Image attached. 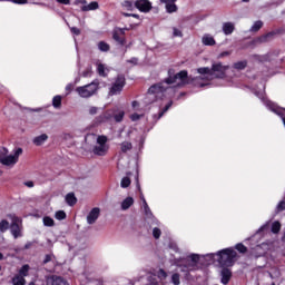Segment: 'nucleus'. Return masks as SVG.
Returning a JSON list of instances; mask_svg holds the SVG:
<instances>
[{
  "label": "nucleus",
  "instance_id": "50",
  "mask_svg": "<svg viewBox=\"0 0 285 285\" xmlns=\"http://www.w3.org/2000/svg\"><path fill=\"white\" fill-rule=\"evenodd\" d=\"M131 107L134 110L141 112V109H139V102L137 100L131 102Z\"/></svg>",
  "mask_w": 285,
  "mask_h": 285
},
{
  "label": "nucleus",
  "instance_id": "2",
  "mask_svg": "<svg viewBox=\"0 0 285 285\" xmlns=\"http://www.w3.org/2000/svg\"><path fill=\"white\" fill-rule=\"evenodd\" d=\"M228 66H224L222 62H214L212 68L202 67L197 69L199 78L194 79V83L199 88H204V86H208L209 81L213 79H224L226 77V71L228 70Z\"/></svg>",
  "mask_w": 285,
  "mask_h": 285
},
{
  "label": "nucleus",
  "instance_id": "15",
  "mask_svg": "<svg viewBox=\"0 0 285 285\" xmlns=\"http://www.w3.org/2000/svg\"><path fill=\"white\" fill-rule=\"evenodd\" d=\"M220 282L222 284L226 285L228 282H230V277H233V272L228 268H223L220 272Z\"/></svg>",
  "mask_w": 285,
  "mask_h": 285
},
{
  "label": "nucleus",
  "instance_id": "30",
  "mask_svg": "<svg viewBox=\"0 0 285 285\" xmlns=\"http://www.w3.org/2000/svg\"><path fill=\"white\" fill-rule=\"evenodd\" d=\"M161 223H160V225H156V227H154L153 228V237L155 238V239H159V237H161Z\"/></svg>",
  "mask_w": 285,
  "mask_h": 285
},
{
  "label": "nucleus",
  "instance_id": "43",
  "mask_svg": "<svg viewBox=\"0 0 285 285\" xmlns=\"http://www.w3.org/2000/svg\"><path fill=\"white\" fill-rule=\"evenodd\" d=\"M121 188H128L130 186V178L128 176L124 177L120 181Z\"/></svg>",
  "mask_w": 285,
  "mask_h": 285
},
{
  "label": "nucleus",
  "instance_id": "13",
  "mask_svg": "<svg viewBox=\"0 0 285 285\" xmlns=\"http://www.w3.org/2000/svg\"><path fill=\"white\" fill-rule=\"evenodd\" d=\"M47 285H69L68 282L61 276H49L47 277Z\"/></svg>",
  "mask_w": 285,
  "mask_h": 285
},
{
  "label": "nucleus",
  "instance_id": "37",
  "mask_svg": "<svg viewBox=\"0 0 285 285\" xmlns=\"http://www.w3.org/2000/svg\"><path fill=\"white\" fill-rule=\"evenodd\" d=\"M246 66H248V62H246V60H242V61L235 62L233 67L235 68V70H244Z\"/></svg>",
  "mask_w": 285,
  "mask_h": 285
},
{
  "label": "nucleus",
  "instance_id": "18",
  "mask_svg": "<svg viewBox=\"0 0 285 285\" xmlns=\"http://www.w3.org/2000/svg\"><path fill=\"white\" fill-rule=\"evenodd\" d=\"M265 277H269V279H279V277H282V272H279V268L273 267L265 274Z\"/></svg>",
  "mask_w": 285,
  "mask_h": 285
},
{
  "label": "nucleus",
  "instance_id": "35",
  "mask_svg": "<svg viewBox=\"0 0 285 285\" xmlns=\"http://www.w3.org/2000/svg\"><path fill=\"white\" fill-rule=\"evenodd\" d=\"M42 222H43V226H47V227L55 226V219H52V217H50V216H45L42 218Z\"/></svg>",
  "mask_w": 285,
  "mask_h": 285
},
{
  "label": "nucleus",
  "instance_id": "49",
  "mask_svg": "<svg viewBox=\"0 0 285 285\" xmlns=\"http://www.w3.org/2000/svg\"><path fill=\"white\" fill-rule=\"evenodd\" d=\"M70 30L72 35H76V37H79V35H81V30L77 27H71Z\"/></svg>",
  "mask_w": 285,
  "mask_h": 285
},
{
  "label": "nucleus",
  "instance_id": "32",
  "mask_svg": "<svg viewBox=\"0 0 285 285\" xmlns=\"http://www.w3.org/2000/svg\"><path fill=\"white\" fill-rule=\"evenodd\" d=\"M98 49L100 52H108L110 50V45H108L106 41L98 42Z\"/></svg>",
  "mask_w": 285,
  "mask_h": 285
},
{
  "label": "nucleus",
  "instance_id": "36",
  "mask_svg": "<svg viewBox=\"0 0 285 285\" xmlns=\"http://www.w3.org/2000/svg\"><path fill=\"white\" fill-rule=\"evenodd\" d=\"M13 285H26V278L23 276H14L12 279Z\"/></svg>",
  "mask_w": 285,
  "mask_h": 285
},
{
  "label": "nucleus",
  "instance_id": "10",
  "mask_svg": "<svg viewBox=\"0 0 285 285\" xmlns=\"http://www.w3.org/2000/svg\"><path fill=\"white\" fill-rule=\"evenodd\" d=\"M124 35H126V29L116 28L112 32V39L114 41H117L120 46H126V38H124Z\"/></svg>",
  "mask_w": 285,
  "mask_h": 285
},
{
  "label": "nucleus",
  "instance_id": "46",
  "mask_svg": "<svg viewBox=\"0 0 285 285\" xmlns=\"http://www.w3.org/2000/svg\"><path fill=\"white\" fill-rule=\"evenodd\" d=\"M141 117H144V111H141L140 114H137V112L132 114V115L130 116V119H131V121H139V119H140Z\"/></svg>",
  "mask_w": 285,
  "mask_h": 285
},
{
  "label": "nucleus",
  "instance_id": "51",
  "mask_svg": "<svg viewBox=\"0 0 285 285\" xmlns=\"http://www.w3.org/2000/svg\"><path fill=\"white\" fill-rule=\"evenodd\" d=\"M11 3H16L18 6H26L28 3V0H10Z\"/></svg>",
  "mask_w": 285,
  "mask_h": 285
},
{
  "label": "nucleus",
  "instance_id": "59",
  "mask_svg": "<svg viewBox=\"0 0 285 285\" xmlns=\"http://www.w3.org/2000/svg\"><path fill=\"white\" fill-rule=\"evenodd\" d=\"M57 3H61L62 6H70V0H56Z\"/></svg>",
  "mask_w": 285,
  "mask_h": 285
},
{
  "label": "nucleus",
  "instance_id": "7",
  "mask_svg": "<svg viewBox=\"0 0 285 285\" xmlns=\"http://www.w3.org/2000/svg\"><path fill=\"white\" fill-rule=\"evenodd\" d=\"M97 90H99V80H94L89 85L77 87L76 92H78L79 97L82 99H88L89 97H92Z\"/></svg>",
  "mask_w": 285,
  "mask_h": 285
},
{
  "label": "nucleus",
  "instance_id": "26",
  "mask_svg": "<svg viewBox=\"0 0 285 285\" xmlns=\"http://www.w3.org/2000/svg\"><path fill=\"white\" fill-rule=\"evenodd\" d=\"M65 199L68 206H75V204H77V197L73 193L67 194Z\"/></svg>",
  "mask_w": 285,
  "mask_h": 285
},
{
  "label": "nucleus",
  "instance_id": "57",
  "mask_svg": "<svg viewBox=\"0 0 285 285\" xmlns=\"http://www.w3.org/2000/svg\"><path fill=\"white\" fill-rule=\"evenodd\" d=\"M48 262H52V254L46 255L43 264H48Z\"/></svg>",
  "mask_w": 285,
  "mask_h": 285
},
{
  "label": "nucleus",
  "instance_id": "55",
  "mask_svg": "<svg viewBox=\"0 0 285 285\" xmlns=\"http://www.w3.org/2000/svg\"><path fill=\"white\" fill-rule=\"evenodd\" d=\"M169 248H171V250H175V253L179 252V247H177V244L175 243H170Z\"/></svg>",
  "mask_w": 285,
  "mask_h": 285
},
{
  "label": "nucleus",
  "instance_id": "56",
  "mask_svg": "<svg viewBox=\"0 0 285 285\" xmlns=\"http://www.w3.org/2000/svg\"><path fill=\"white\" fill-rule=\"evenodd\" d=\"M230 52L229 51H224L218 55V59H224V57H229Z\"/></svg>",
  "mask_w": 285,
  "mask_h": 285
},
{
  "label": "nucleus",
  "instance_id": "22",
  "mask_svg": "<svg viewBox=\"0 0 285 285\" xmlns=\"http://www.w3.org/2000/svg\"><path fill=\"white\" fill-rule=\"evenodd\" d=\"M82 12H90V10H99V2L94 1L89 4H85L81 7Z\"/></svg>",
  "mask_w": 285,
  "mask_h": 285
},
{
  "label": "nucleus",
  "instance_id": "63",
  "mask_svg": "<svg viewBox=\"0 0 285 285\" xmlns=\"http://www.w3.org/2000/svg\"><path fill=\"white\" fill-rule=\"evenodd\" d=\"M128 63H134V65H137V58H131L130 60H127Z\"/></svg>",
  "mask_w": 285,
  "mask_h": 285
},
{
  "label": "nucleus",
  "instance_id": "58",
  "mask_svg": "<svg viewBox=\"0 0 285 285\" xmlns=\"http://www.w3.org/2000/svg\"><path fill=\"white\" fill-rule=\"evenodd\" d=\"M79 279H80V282L86 283V282H88V276L86 274H81V275H79Z\"/></svg>",
  "mask_w": 285,
  "mask_h": 285
},
{
  "label": "nucleus",
  "instance_id": "11",
  "mask_svg": "<svg viewBox=\"0 0 285 285\" xmlns=\"http://www.w3.org/2000/svg\"><path fill=\"white\" fill-rule=\"evenodd\" d=\"M135 7L139 12H150L153 10V3L149 0H136Z\"/></svg>",
  "mask_w": 285,
  "mask_h": 285
},
{
  "label": "nucleus",
  "instance_id": "39",
  "mask_svg": "<svg viewBox=\"0 0 285 285\" xmlns=\"http://www.w3.org/2000/svg\"><path fill=\"white\" fill-rule=\"evenodd\" d=\"M171 284H174V285H179V284H181V277L179 276L178 273H174V274L171 275Z\"/></svg>",
  "mask_w": 285,
  "mask_h": 285
},
{
  "label": "nucleus",
  "instance_id": "47",
  "mask_svg": "<svg viewBox=\"0 0 285 285\" xmlns=\"http://www.w3.org/2000/svg\"><path fill=\"white\" fill-rule=\"evenodd\" d=\"M82 77H92V67H88L83 72Z\"/></svg>",
  "mask_w": 285,
  "mask_h": 285
},
{
  "label": "nucleus",
  "instance_id": "48",
  "mask_svg": "<svg viewBox=\"0 0 285 285\" xmlns=\"http://www.w3.org/2000/svg\"><path fill=\"white\" fill-rule=\"evenodd\" d=\"M276 209L278 213H282V210H285V200L279 202L278 205L276 206Z\"/></svg>",
  "mask_w": 285,
  "mask_h": 285
},
{
  "label": "nucleus",
  "instance_id": "23",
  "mask_svg": "<svg viewBox=\"0 0 285 285\" xmlns=\"http://www.w3.org/2000/svg\"><path fill=\"white\" fill-rule=\"evenodd\" d=\"M97 72L100 77H107L108 76V67L101 62H97Z\"/></svg>",
  "mask_w": 285,
  "mask_h": 285
},
{
  "label": "nucleus",
  "instance_id": "14",
  "mask_svg": "<svg viewBox=\"0 0 285 285\" xmlns=\"http://www.w3.org/2000/svg\"><path fill=\"white\" fill-rule=\"evenodd\" d=\"M177 0H160V3H165L167 12L170 14L173 12H177V4H175Z\"/></svg>",
  "mask_w": 285,
  "mask_h": 285
},
{
  "label": "nucleus",
  "instance_id": "19",
  "mask_svg": "<svg viewBox=\"0 0 285 285\" xmlns=\"http://www.w3.org/2000/svg\"><path fill=\"white\" fill-rule=\"evenodd\" d=\"M203 46H215L217 43L210 33H205L202 38Z\"/></svg>",
  "mask_w": 285,
  "mask_h": 285
},
{
  "label": "nucleus",
  "instance_id": "4",
  "mask_svg": "<svg viewBox=\"0 0 285 285\" xmlns=\"http://www.w3.org/2000/svg\"><path fill=\"white\" fill-rule=\"evenodd\" d=\"M209 263L218 262L220 266H226L227 268L235 265L237 259V252L233 247L220 249L217 253L206 254Z\"/></svg>",
  "mask_w": 285,
  "mask_h": 285
},
{
  "label": "nucleus",
  "instance_id": "62",
  "mask_svg": "<svg viewBox=\"0 0 285 285\" xmlns=\"http://www.w3.org/2000/svg\"><path fill=\"white\" fill-rule=\"evenodd\" d=\"M266 228H268V225H263V226L258 229V233H264V230H266Z\"/></svg>",
  "mask_w": 285,
  "mask_h": 285
},
{
  "label": "nucleus",
  "instance_id": "16",
  "mask_svg": "<svg viewBox=\"0 0 285 285\" xmlns=\"http://www.w3.org/2000/svg\"><path fill=\"white\" fill-rule=\"evenodd\" d=\"M112 119V111L108 110L96 118V124H106Z\"/></svg>",
  "mask_w": 285,
  "mask_h": 285
},
{
  "label": "nucleus",
  "instance_id": "17",
  "mask_svg": "<svg viewBox=\"0 0 285 285\" xmlns=\"http://www.w3.org/2000/svg\"><path fill=\"white\" fill-rule=\"evenodd\" d=\"M10 233H11V235H12V237H13L14 239H19V237L22 236V234H21V227H20V225L17 224V223L11 224Z\"/></svg>",
  "mask_w": 285,
  "mask_h": 285
},
{
  "label": "nucleus",
  "instance_id": "12",
  "mask_svg": "<svg viewBox=\"0 0 285 285\" xmlns=\"http://www.w3.org/2000/svg\"><path fill=\"white\" fill-rule=\"evenodd\" d=\"M99 215H101V209L99 207H94L87 215V224H95L99 219Z\"/></svg>",
  "mask_w": 285,
  "mask_h": 285
},
{
  "label": "nucleus",
  "instance_id": "44",
  "mask_svg": "<svg viewBox=\"0 0 285 285\" xmlns=\"http://www.w3.org/2000/svg\"><path fill=\"white\" fill-rule=\"evenodd\" d=\"M235 248H236V250H238V253H242V254H244L248 250V248L246 246H244V244H242V243L236 244Z\"/></svg>",
  "mask_w": 285,
  "mask_h": 285
},
{
  "label": "nucleus",
  "instance_id": "52",
  "mask_svg": "<svg viewBox=\"0 0 285 285\" xmlns=\"http://www.w3.org/2000/svg\"><path fill=\"white\" fill-rule=\"evenodd\" d=\"M99 112V107H89V115H97Z\"/></svg>",
  "mask_w": 285,
  "mask_h": 285
},
{
  "label": "nucleus",
  "instance_id": "3",
  "mask_svg": "<svg viewBox=\"0 0 285 285\" xmlns=\"http://www.w3.org/2000/svg\"><path fill=\"white\" fill-rule=\"evenodd\" d=\"M208 262V256L199 255V254H189L175 261V265L179 268L180 273H184L186 276L190 275V273H197V271H202Z\"/></svg>",
  "mask_w": 285,
  "mask_h": 285
},
{
  "label": "nucleus",
  "instance_id": "8",
  "mask_svg": "<svg viewBox=\"0 0 285 285\" xmlns=\"http://www.w3.org/2000/svg\"><path fill=\"white\" fill-rule=\"evenodd\" d=\"M126 86V78L122 75H119L116 78V81L112 83L109 95L115 96L119 95L121 90H124V87Z\"/></svg>",
  "mask_w": 285,
  "mask_h": 285
},
{
  "label": "nucleus",
  "instance_id": "40",
  "mask_svg": "<svg viewBox=\"0 0 285 285\" xmlns=\"http://www.w3.org/2000/svg\"><path fill=\"white\" fill-rule=\"evenodd\" d=\"M279 230H282V224H279V222H274L272 224V233L277 235V233H279Z\"/></svg>",
  "mask_w": 285,
  "mask_h": 285
},
{
  "label": "nucleus",
  "instance_id": "1",
  "mask_svg": "<svg viewBox=\"0 0 285 285\" xmlns=\"http://www.w3.org/2000/svg\"><path fill=\"white\" fill-rule=\"evenodd\" d=\"M168 75L169 77L164 82L156 83L149 88L145 104H154V101L166 97L167 92H173V87H169L170 85L179 88L186 86V83H190V78H188V71L186 70L179 71L178 73L169 70Z\"/></svg>",
  "mask_w": 285,
  "mask_h": 285
},
{
  "label": "nucleus",
  "instance_id": "28",
  "mask_svg": "<svg viewBox=\"0 0 285 285\" xmlns=\"http://www.w3.org/2000/svg\"><path fill=\"white\" fill-rule=\"evenodd\" d=\"M263 26H264V22H262V20H257L256 22H254V24L249 29V32H259Z\"/></svg>",
  "mask_w": 285,
  "mask_h": 285
},
{
  "label": "nucleus",
  "instance_id": "34",
  "mask_svg": "<svg viewBox=\"0 0 285 285\" xmlns=\"http://www.w3.org/2000/svg\"><path fill=\"white\" fill-rule=\"evenodd\" d=\"M30 271V265H23L19 271V277H28V273Z\"/></svg>",
  "mask_w": 285,
  "mask_h": 285
},
{
  "label": "nucleus",
  "instance_id": "33",
  "mask_svg": "<svg viewBox=\"0 0 285 285\" xmlns=\"http://www.w3.org/2000/svg\"><path fill=\"white\" fill-rule=\"evenodd\" d=\"M125 115L126 114L124 112V110H118V112H116V114L112 111V117H114L115 121H117V122L124 121Z\"/></svg>",
  "mask_w": 285,
  "mask_h": 285
},
{
  "label": "nucleus",
  "instance_id": "27",
  "mask_svg": "<svg viewBox=\"0 0 285 285\" xmlns=\"http://www.w3.org/2000/svg\"><path fill=\"white\" fill-rule=\"evenodd\" d=\"M150 275H153L154 277H158L160 282H164V279L168 277V273H166V271L161 268L158 269L155 274H150Z\"/></svg>",
  "mask_w": 285,
  "mask_h": 285
},
{
  "label": "nucleus",
  "instance_id": "61",
  "mask_svg": "<svg viewBox=\"0 0 285 285\" xmlns=\"http://www.w3.org/2000/svg\"><path fill=\"white\" fill-rule=\"evenodd\" d=\"M124 17H134L135 19H139V14L136 13H122Z\"/></svg>",
  "mask_w": 285,
  "mask_h": 285
},
{
  "label": "nucleus",
  "instance_id": "38",
  "mask_svg": "<svg viewBox=\"0 0 285 285\" xmlns=\"http://www.w3.org/2000/svg\"><path fill=\"white\" fill-rule=\"evenodd\" d=\"M10 228V223L6 219L0 222V233H6Z\"/></svg>",
  "mask_w": 285,
  "mask_h": 285
},
{
  "label": "nucleus",
  "instance_id": "24",
  "mask_svg": "<svg viewBox=\"0 0 285 285\" xmlns=\"http://www.w3.org/2000/svg\"><path fill=\"white\" fill-rule=\"evenodd\" d=\"M132 204H135V199L132 197L125 198L121 203V210H128Z\"/></svg>",
  "mask_w": 285,
  "mask_h": 285
},
{
  "label": "nucleus",
  "instance_id": "42",
  "mask_svg": "<svg viewBox=\"0 0 285 285\" xmlns=\"http://www.w3.org/2000/svg\"><path fill=\"white\" fill-rule=\"evenodd\" d=\"M66 217H67V215H66V212H63V210H58L55 214V218L58 219L59 222L66 219Z\"/></svg>",
  "mask_w": 285,
  "mask_h": 285
},
{
  "label": "nucleus",
  "instance_id": "29",
  "mask_svg": "<svg viewBox=\"0 0 285 285\" xmlns=\"http://www.w3.org/2000/svg\"><path fill=\"white\" fill-rule=\"evenodd\" d=\"M122 8H125V10H129V11H132V10H135V1H132V0H125L124 2H122Z\"/></svg>",
  "mask_w": 285,
  "mask_h": 285
},
{
  "label": "nucleus",
  "instance_id": "53",
  "mask_svg": "<svg viewBox=\"0 0 285 285\" xmlns=\"http://www.w3.org/2000/svg\"><path fill=\"white\" fill-rule=\"evenodd\" d=\"M268 245H266V244H262V245H257L256 247H255V250H257L258 253H259V250H266V247H267Z\"/></svg>",
  "mask_w": 285,
  "mask_h": 285
},
{
  "label": "nucleus",
  "instance_id": "41",
  "mask_svg": "<svg viewBox=\"0 0 285 285\" xmlns=\"http://www.w3.org/2000/svg\"><path fill=\"white\" fill-rule=\"evenodd\" d=\"M53 108H61V96H55L52 99Z\"/></svg>",
  "mask_w": 285,
  "mask_h": 285
},
{
  "label": "nucleus",
  "instance_id": "9",
  "mask_svg": "<svg viewBox=\"0 0 285 285\" xmlns=\"http://www.w3.org/2000/svg\"><path fill=\"white\" fill-rule=\"evenodd\" d=\"M144 213L150 226H161V223L159 222V219H157V217H155V215L153 214V210H150V207L146 203H145Z\"/></svg>",
  "mask_w": 285,
  "mask_h": 285
},
{
  "label": "nucleus",
  "instance_id": "5",
  "mask_svg": "<svg viewBox=\"0 0 285 285\" xmlns=\"http://www.w3.org/2000/svg\"><path fill=\"white\" fill-rule=\"evenodd\" d=\"M8 148L0 147V164L7 168H14L19 164V157L23 155L21 147L14 148L12 154H8Z\"/></svg>",
  "mask_w": 285,
  "mask_h": 285
},
{
  "label": "nucleus",
  "instance_id": "21",
  "mask_svg": "<svg viewBox=\"0 0 285 285\" xmlns=\"http://www.w3.org/2000/svg\"><path fill=\"white\" fill-rule=\"evenodd\" d=\"M33 144L35 146H43V144H46V141H48V135L42 134L40 136H37L33 138Z\"/></svg>",
  "mask_w": 285,
  "mask_h": 285
},
{
  "label": "nucleus",
  "instance_id": "20",
  "mask_svg": "<svg viewBox=\"0 0 285 285\" xmlns=\"http://www.w3.org/2000/svg\"><path fill=\"white\" fill-rule=\"evenodd\" d=\"M223 32L226 36L233 35L235 32V24L233 22L223 23Z\"/></svg>",
  "mask_w": 285,
  "mask_h": 285
},
{
  "label": "nucleus",
  "instance_id": "60",
  "mask_svg": "<svg viewBox=\"0 0 285 285\" xmlns=\"http://www.w3.org/2000/svg\"><path fill=\"white\" fill-rule=\"evenodd\" d=\"M24 186H27V188H35V183L32 180L26 181Z\"/></svg>",
  "mask_w": 285,
  "mask_h": 285
},
{
  "label": "nucleus",
  "instance_id": "45",
  "mask_svg": "<svg viewBox=\"0 0 285 285\" xmlns=\"http://www.w3.org/2000/svg\"><path fill=\"white\" fill-rule=\"evenodd\" d=\"M272 37H275V32H269V33H267V35H265V36H263V37H261V38H259V41H261L262 43H264V42L268 41V39H272Z\"/></svg>",
  "mask_w": 285,
  "mask_h": 285
},
{
  "label": "nucleus",
  "instance_id": "6",
  "mask_svg": "<svg viewBox=\"0 0 285 285\" xmlns=\"http://www.w3.org/2000/svg\"><path fill=\"white\" fill-rule=\"evenodd\" d=\"M110 150V145H108V137L105 135L97 136L96 146L92 148L94 155L98 157H106Z\"/></svg>",
  "mask_w": 285,
  "mask_h": 285
},
{
  "label": "nucleus",
  "instance_id": "54",
  "mask_svg": "<svg viewBox=\"0 0 285 285\" xmlns=\"http://www.w3.org/2000/svg\"><path fill=\"white\" fill-rule=\"evenodd\" d=\"M173 35H174V37H181V30H179L177 28H174L173 29Z\"/></svg>",
  "mask_w": 285,
  "mask_h": 285
},
{
  "label": "nucleus",
  "instance_id": "25",
  "mask_svg": "<svg viewBox=\"0 0 285 285\" xmlns=\"http://www.w3.org/2000/svg\"><path fill=\"white\" fill-rule=\"evenodd\" d=\"M173 106V101H169L166 106H165V108L161 110V111H159V114H158V117H157V115H154V119L157 121L158 119H161L163 117H164V114L165 112H168V110H170V107Z\"/></svg>",
  "mask_w": 285,
  "mask_h": 285
},
{
  "label": "nucleus",
  "instance_id": "64",
  "mask_svg": "<svg viewBox=\"0 0 285 285\" xmlns=\"http://www.w3.org/2000/svg\"><path fill=\"white\" fill-rule=\"evenodd\" d=\"M66 90H68L70 92V90H72V85L71 83L67 85Z\"/></svg>",
  "mask_w": 285,
  "mask_h": 285
},
{
  "label": "nucleus",
  "instance_id": "31",
  "mask_svg": "<svg viewBox=\"0 0 285 285\" xmlns=\"http://www.w3.org/2000/svg\"><path fill=\"white\" fill-rule=\"evenodd\" d=\"M121 153H128V150H132V144L129 141H124L120 145Z\"/></svg>",
  "mask_w": 285,
  "mask_h": 285
}]
</instances>
